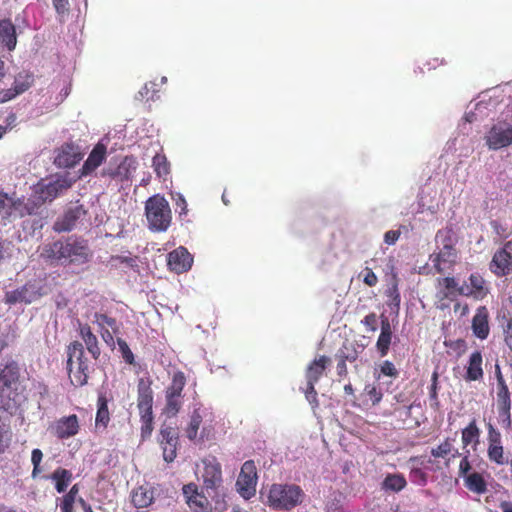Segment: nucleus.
Returning a JSON list of instances; mask_svg holds the SVG:
<instances>
[{
    "mask_svg": "<svg viewBox=\"0 0 512 512\" xmlns=\"http://www.w3.org/2000/svg\"><path fill=\"white\" fill-rule=\"evenodd\" d=\"M380 373L389 376V377H397L398 371L395 365L390 361H384L379 365Z\"/></svg>",
    "mask_w": 512,
    "mask_h": 512,
    "instance_id": "nucleus-57",
    "label": "nucleus"
},
{
    "mask_svg": "<svg viewBox=\"0 0 512 512\" xmlns=\"http://www.w3.org/2000/svg\"><path fill=\"white\" fill-rule=\"evenodd\" d=\"M110 421V413L108 409V401L104 395H100L97 400V413L95 418L96 428L102 427L106 429Z\"/></svg>",
    "mask_w": 512,
    "mask_h": 512,
    "instance_id": "nucleus-39",
    "label": "nucleus"
},
{
    "mask_svg": "<svg viewBox=\"0 0 512 512\" xmlns=\"http://www.w3.org/2000/svg\"><path fill=\"white\" fill-rule=\"evenodd\" d=\"M482 377V354H471L465 379L467 381H477L482 379Z\"/></svg>",
    "mask_w": 512,
    "mask_h": 512,
    "instance_id": "nucleus-37",
    "label": "nucleus"
},
{
    "mask_svg": "<svg viewBox=\"0 0 512 512\" xmlns=\"http://www.w3.org/2000/svg\"><path fill=\"white\" fill-rule=\"evenodd\" d=\"M486 144L491 150H498L512 144V126L507 124L493 125L485 136Z\"/></svg>",
    "mask_w": 512,
    "mask_h": 512,
    "instance_id": "nucleus-17",
    "label": "nucleus"
},
{
    "mask_svg": "<svg viewBox=\"0 0 512 512\" xmlns=\"http://www.w3.org/2000/svg\"><path fill=\"white\" fill-rule=\"evenodd\" d=\"M406 484V479L401 474H389L385 477L383 481V487L385 489L395 492L403 490Z\"/></svg>",
    "mask_w": 512,
    "mask_h": 512,
    "instance_id": "nucleus-44",
    "label": "nucleus"
},
{
    "mask_svg": "<svg viewBox=\"0 0 512 512\" xmlns=\"http://www.w3.org/2000/svg\"><path fill=\"white\" fill-rule=\"evenodd\" d=\"M101 336L104 342L111 350L116 349V345L118 346L119 352H131L128 344L125 340L119 337V334H114L112 330L103 329L101 330Z\"/></svg>",
    "mask_w": 512,
    "mask_h": 512,
    "instance_id": "nucleus-38",
    "label": "nucleus"
},
{
    "mask_svg": "<svg viewBox=\"0 0 512 512\" xmlns=\"http://www.w3.org/2000/svg\"><path fill=\"white\" fill-rule=\"evenodd\" d=\"M337 373L340 376H345L347 374L346 359L342 357L337 363Z\"/></svg>",
    "mask_w": 512,
    "mask_h": 512,
    "instance_id": "nucleus-63",
    "label": "nucleus"
},
{
    "mask_svg": "<svg viewBox=\"0 0 512 512\" xmlns=\"http://www.w3.org/2000/svg\"><path fill=\"white\" fill-rule=\"evenodd\" d=\"M178 432L170 426H163L160 430V446L166 462H172L177 456Z\"/></svg>",
    "mask_w": 512,
    "mask_h": 512,
    "instance_id": "nucleus-20",
    "label": "nucleus"
},
{
    "mask_svg": "<svg viewBox=\"0 0 512 512\" xmlns=\"http://www.w3.org/2000/svg\"><path fill=\"white\" fill-rule=\"evenodd\" d=\"M136 170V161L133 157H125L119 164L114 176H119L122 179H128L130 176V170Z\"/></svg>",
    "mask_w": 512,
    "mask_h": 512,
    "instance_id": "nucleus-48",
    "label": "nucleus"
},
{
    "mask_svg": "<svg viewBox=\"0 0 512 512\" xmlns=\"http://www.w3.org/2000/svg\"><path fill=\"white\" fill-rule=\"evenodd\" d=\"M463 480L464 486L473 494L483 495L488 491V483L482 473L472 472Z\"/></svg>",
    "mask_w": 512,
    "mask_h": 512,
    "instance_id": "nucleus-31",
    "label": "nucleus"
},
{
    "mask_svg": "<svg viewBox=\"0 0 512 512\" xmlns=\"http://www.w3.org/2000/svg\"><path fill=\"white\" fill-rule=\"evenodd\" d=\"M37 203L28 199L10 196L8 193L0 191V217L3 220H13L36 214Z\"/></svg>",
    "mask_w": 512,
    "mask_h": 512,
    "instance_id": "nucleus-6",
    "label": "nucleus"
},
{
    "mask_svg": "<svg viewBox=\"0 0 512 512\" xmlns=\"http://www.w3.org/2000/svg\"><path fill=\"white\" fill-rule=\"evenodd\" d=\"M400 231L399 230H389L384 234V241L388 245H393L396 243V241L400 237Z\"/></svg>",
    "mask_w": 512,
    "mask_h": 512,
    "instance_id": "nucleus-61",
    "label": "nucleus"
},
{
    "mask_svg": "<svg viewBox=\"0 0 512 512\" xmlns=\"http://www.w3.org/2000/svg\"><path fill=\"white\" fill-rule=\"evenodd\" d=\"M499 423L506 430H511V406L497 407Z\"/></svg>",
    "mask_w": 512,
    "mask_h": 512,
    "instance_id": "nucleus-51",
    "label": "nucleus"
},
{
    "mask_svg": "<svg viewBox=\"0 0 512 512\" xmlns=\"http://www.w3.org/2000/svg\"><path fill=\"white\" fill-rule=\"evenodd\" d=\"M152 167L159 178L165 179L170 174V163L165 154L157 153L152 159Z\"/></svg>",
    "mask_w": 512,
    "mask_h": 512,
    "instance_id": "nucleus-42",
    "label": "nucleus"
},
{
    "mask_svg": "<svg viewBox=\"0 0 512 512\" xmlns=\"http://www.w3.org/2000/svg\"><path fill=\"white\" fill-rule=\"evenodd\" d=\"M203 487L209 493V490L216 492L222 485V468L220 462L215 456H208L202 460Z\"/></svg>",
    "mask_w": 512,
    "mask_h": 512,
    "instance_id": "nucleus-12",
    "label": "nucleus"
},
{
    "mask_svg": "<svg viewBox=\"0 0 512 512\" xmlns=\"http://www.w3.org/2000/svg\"><path fill=\"white\" fill-rule=\"evenodd\" d=\"M80 430L79 418L76 414L63 416L49 426L50 433L60 440L69 439Z\"/></svg>",
    "mask_w": 512,
    "mask_h": 512,
    "instance_id": "nucleus-16",
    "label": "nucleus"
},
{
    "mask_svg": "<svg viewBox=\"0 0 512 512\" xmlns=\"http://www.w3.org/2000/svg\"><path fill=\"white\" fill-rule=\"evenodd\" d=\"M145 216L151 231H167L172 222L169 202L160 194L149 197L145 202Z\"/></svg>",
    "mask_w": 512,
    "mask_h": 512,
    "instance_id": "nucleus-3",
    "label": "nucleus"
},
{
    "mask_svg": "<svg viewBox=\"0 0 512 512\" xmlns=\"http://www.w3.org/2000/svg\"><path fill=\"white\" fill-rule=\"evenodd\" d=\"M43 459V452L39 448H35L31 452V463L33 465L31 476L37 478L43 471L41 461Z\"/></svg>",
    "mask_w": 512,
    "mask_h": 512,
    "instance_id": "nucleus-49",
    "label": "nucleus"
},
{
    "mask_svg": "<svg viewBox=\"0 0 512 512\" xmlns=\"http://www.w3.org/2000/svg\"><path fill=\"white\" fill-rule=\"evenodd\" d=\"M392 270V281L388 289L386 290L385 294L388 298L387 305L391 309L399 310L400 302H401V295L398 289V276L397 273L394 271V266L391 265Z\"/></svg>",
    "mask_w": 512,
    "mask_h": 512,
    "instance_id": "nucleus-35",
    "label": "nucleus"
},
{
    "mask_svg": "<svg viewBox=\"0 0 512 512\" xmlns=\"http://www.w3.org/2000/svg\"><path fill=\"white\" fill-rule=\"evenodd\" d=\"M381 319V332L378 337L376 347L379 352H387L389 350L392 340V327L389 319L383 314L380 316Z\"/></svg>",
    "mask_w": 512,
    "mask_h": 512,
    "instance_id": "nucleus-34",
    "label": "nucleus"
},
{
    "mask_svg": "<svg viewBox=\"0 0 512 512\" xmlns=\"http://www.w3.org/2000/svg\"><path fill=\"white\" fill-rule=\"evenodd\" d=\"M186 384V378L183 372H177L173 375L172 382L166 390L165 411L168 414L176 415L182 406V392Z\"/></svg>",
    "mask_w": 512,
    "mask_h": 512,
    "instance_id": "nucleus-11",
    "label": "nucleus"
},
{
    "mask_svg": "<svg viewBox=\"0 0 512 512\" xmlns=\"http://www.w3.org/2000/svg\"><path fill=\"white\" fill-rule=\"evenodd\" d=\"M481 431L477 425L476 419H472L469 424L461 431V441L463 447L472 446L475 450L480 443Z\"/></svg>",
    "mask_w": 512,
    "mask_h": 512,
    "instance_id": "nucleus-32",
    "label": "nucleus"
},
{
    "mask_svg": "<svg viewBox=\"0 0 512 512\" xmlns=\"http://www.w3.org/2000/svg\"><path fill=\"white\" fill-rule=\"evenodd\" d=\"M436 282L437 287L440 288L437 293V297L440 301H454L459 295L458 289L461 288V286L458 285V282L454 277L448 276L437 278Z\"/></svg>",
    "mask_w": 512,
    "mask_h": 512,
    "instance_id": "nucleus-27",
    "label": "nucleus"
},
{
    "mask_svg": "<svg viewBox=\"0 0 512 512\" xmlns=\"http://www.w3.org/2000/svg\"><path fill=\"white\" fill-rule=\"evenodd\" d=\"M436 241L442 244V248L456 249L457 238L452 227L440 229L436 234Z\"/></svg>",
    "mask_w": 512,
    "mask_h": 512,
    "instance_id": "nucleus-43",
    "label": "nucleus"
},
{
    "mask_svg": "<svg viewBox=\"0 0 512 512\" xmlns=\"http://www.w3.org/2000/svg\"><path fill=\"white\" fill-rule=\"evenodd\" d=\"M48 478L55 482L56 491L58 493H63L66 491L69 483L72 481L73 475L71 471L62 467H58Z\"/></svg>",
    "mask_w": 512,
    "mask_h": 512,
    "instance_id": "nucleus-36",
    "label": "nucleus"
},
{
    "mask_svg": "<svg viewBox=\"0 0 512 512\" xmlns=\"http://www.w3.org/2000/svg\"><path fill=\"white\" fill-rule=\"evenodd\" d=\"M131 501L137 509L149 507L154 501V489L144 485L133 489Z\"/></svg>",
    "mask_w": 512,
    "mask_h": 512,
    "instance_id": "nucleus-28",
    "label": "nucleus"
},
{
    "mask_svg": "<svg viewBox=\"0 0 512 512\" xmlns=\"http://www.w3.org/2000/svg\"><path fill=\"white\" fill-rule=\"evenodd\" d=\"M257 469L253 460L244 462L236 481L238 493L244 499H250L256 493Z\"/></svg>",
    "mask_w": 512,
    "mask_h": 512,
    "instance_id": "nucleus-9",
    "label": "nucleus"
},
{
    "mask_svg": "<svg viewBox=\"0 0 512 512\" xmlns=\"http://www.w3.org/2000/svg\"><path fill=\"white\" fill-rule=\"evenodd\" d=\"M53 7L55 11L63 15L69 10V0H52Z\"/></svg>",
    "mask_w": 512,
    "mask_h": 512,
    "instance_id": "nucleus-60",
    "label": "nucleus"
},
{
    "mask_svg": "<svg viewBox=\"0 0 512 512\" xmlns=\"http://www.w3.org/2000/svg\"><path fill=\"white\" fill-rule=\"evenodd\" d=\"M303 495L297 485L273 484L269 490L268 503L275 509L291 510L302 502Z\"/></svg>",
    "mask_w": 512,
    "mask_h": 512,
    "instance_id": "nucleus-5",
    "label": "nucleus"
},
{
    "mask_svg": "<svg viewBox=\"0 0 512 512\" xmlns=\"http://www.w3.org/2000/svg\"><path fill=\"white\" fill-rule=\"evenodd\" d=\"M367 331L376 332L378 329V317L375 313H369L362 320Z\"/></svg>",
    "mask_w": 512,
    "mask_h": 512,
    "instance_id": "nucleus-53",
    "label": "nucleus"
},
{
    "mask_svg": "<svg viewBox=\"0 0 512 512\" xmlns=\"http://www.w3.org/2000/svg\"><path fill=\"white\" fill-rule=\"evenodd\" d=\"M457 249L441 248L439 252L430 256L433 268L439 274L450 273L457 263Z\"/></svg>",
    "mask_w": 512,
    "mask_h": 512,
    "instance_id": "nucleus-18",
    "label": "nucleus"
},
{
    "mask_svg": "<svg viewBox=\"0 0 512 512\" xmlns=\"http://www.w3.org/2000/svg\"><path fill=\"white\" fill-rule=\"evenodd\" d=\"M364 394L369 397L373 406L380 403L383 393L375 384H367L364 388Z\"/></svg>",
    "mask_w": 512,
    "mask_h": 512,
    "instance_id": "nucleus-52",
    "label": "nucleus"
},
{
    "mask_svg": "<svg viewBox=\"0 0 512 512\" xmlns=\"http://www.w3.org/2000/svg\"><path fill=\"white\" fill-rule=\"evenodd\" d=\"M331 363V359L326 355H321L320 357L315 358L307 367L306 379L312 382H318Z\"/></svg>",
    "mask_w": 512,
    "mask_h": 512,
    "instance_id": "nucleus-29",
    "label": "nucleus"
},
{
    "mask_svg": "<svg viewBox=\"0 0 512 512\" xmlns=\"http://www.w3.org/2000/svg\"><path fill=\"white\" fill-rule=\"evenodd\" d=\"M45 294L43 287L38 285L36 281H28L22 287L7 292L5 302L10 305L16 303L30 304Z\"/></svg>",
    "mask_w": 512,
    "mask_h": 512,
    "instance_id": "nucleus-10",
    "label": "nucleus"
},
{
    "mask_svg": "<svg viewBox=\"0 0 512 512\" xmlns=\"http://www.w3.org/2000/svg\"><path fill=\"white\" fill-rule=\"evenodd\" d=\"M490 271L497 277H504L512 273V240L505 242L494 253L490 262Z\"/></svg>",
    "mask_w": 512,
    "mask_h": 512,
    "instance_id": "nucleus-14",
    "label": "nucleus"
},
{
    "mask_svg": "<svg viewBox=\"0 0 512 512\" xmlns=\"http://www.w3.org/2000/svg\"><path fill=\"white\" fill-rule=\"evenodd\" d=\"M201 423H202V416H201L199 410H194L190 417V422L185 429V435L190 441H193L195 443H202L205 438L209 437L210 430L207 429L206 427L202 428V431H201L200 435L198 436V431H199Z\"/></svg>",
    "mask_w": 512,
    "mask_h": 512,
    "instance_id": "nucleus-26",
    "label": "nucleus"
},
{
    "mask_svg": "<svg viewBox=\"0 0 512 512\" xmlns=\"http://www.w3.org/2000/svg\"><path fill=\"white\" fill-rule=\"evenodd\" d=\"M149 378H140L137 385V408L141 421V437L149 438L153 431V391Z\"/></svg>",
    "mask_w": 512,
    "mask_h": 512,
    "instance_id": "nucleus-4",
    "label": "nucleus"
},
{
    "mask_svg": "<svg viewBox=\"0 0 512 512\" xmlns=\"http://www.w3.org/2000/svg\"><path fill=\"white\" fill-rule=\"evenodd\" d=\"M79 332L88 352H95L97 349L98 340L97 337L92 333L90 326L88 324L80 323Z\"/></svg>",
    "mask_w": 512,
    "mask_h": 512,
    "instance_id": "nucleus-45",
    "label": "nucleus"
},
{
    "mask_svg": "<svg viewBox=\"0 0 512 512\" xmlns=\"http://www.w3.org/2000/svg\"><path fill=\"white\" fill-rule=\"evenodd\" d=\"M67 366L73 385L83 386L87 383L89 366L86 354H69Z\"/></svg>",
    "mask_w": 512,
    "mask_h": 512,
    "instance_id": "nucleus-15",
    "label": "nucleus"
},
{
    "mask_svg": "<svg viewBox=\"0 0 512 512\" xmlns=\"http://www.w3.org/2000/svg\"><path fill=\"white\" fill-rule=\"evenodd\" d=\"M469 285H462L458 289V294L461 296L472 297L475 300L484 299L489 293V287L486 280L479 273L470 274Z\"/></svg>",
    "mask_w": 512,
    "mask_h": 512,
    "instance_id": "nucleus-21",
    "label": "nucleus"
},
{
    "mask_svg": "<svg viewBox=\"0 0 512 512\" xmlns=\"http://www.w3.org/2000/svg\"><path fill=\"white\" fill-rule=\"evenodd\" d=\"M167 264L171 271L180 274L187 272L192 264L193 257L185 247H178L167 256Z\"/></svg>",
    "mask_w": 512,
    "mask_h": 512,
    "instance_id": "nucleus-22",
    "label": "nucleus"
},
{
    "mask_svg": "<svg viewBox=\"0 0 512 512\" xmlns=\"http://www.w3.org/2000/svg\"><path fill=\"white\" fill-rule=\"evenodd\" d=\"M487 429V458L491 463L502 466L507 463V457L500 431L491 423L486 424Z\"/></svg>",
    "mask_w": 512,
    "mask_h": 512,
    "instance_id": "nucleus-8",
    "label": "nucleus"
},
{
    "mask_svg": "<svg viewBox=\"0 0 512 512\" xmlns=\"http://www.w3.org/2000/svg\"><path fill=\"white\" fill-rule=\"evenodd\" d=\"M34 75L29 71H21L15 75L12 86L0 89V104L9 102L28 91L34 84Z\"/></svg>",
    "mask_w": 512,
    "mask_h": 512,
    "instance_id": "nucleus-13",
    "label": "nucleus"
},
{
    "mask_svg": "<svg viewBox=\"0 0 512 512\" xmlns=\"http://www.w3.org/2000/svg\"><path fill=\"white\" fill-rule=\"evenodd\" d=\"M471 463H470V460H469V455L466 454L462 457L460 463H459V470H458V474H459V477H462L463 479L469 475L471 472Z\"/></svg>",
    "mask_w": 512,
    "mask_h": 512,
    "instance_id": "nucleus-55",
    "label": "nucleus"
},
{
    "mask_svg": "<svg viewBox=\"0 0 512 512\" xmlns=\"http://www.w3.org/2000/svg\"><path fill=\"white\" fill-rule=\"evenodd\" d=\"M24 386L20 381V368L14 361L0 371V404L5 410L16 409L25 399Z\"/></svg>",
    "mask_w": 512,
    "mask_h": 512,
    "instance_id": "nucleus-2",
    "label": "nucleus"
},
{
    "mask_svg": "<svg viewBox=\"0 0 512 512\" xmlns=\"http://www.w3.org/2000/svg\"><path fill=\"white\" fill-rule=\"evenodd\" d=\"M360 276H363V282L369 287H374L378 283V277L371 268L363 269Z\"/></svg>",
    "mask_w": 512,
    "mask_h": 512,
    "instance_id": "nucleus-54",
    "label": "nucleus"
},
{
    "mask_svg": "<svg viewBox=\"0 0 512 512\" xmlns=\"http://www.w3.org/2000/svg\"><path fill=\"white\" fill-rule=\"evenodd\" d=\"M40 255L51 263L81 265L90 261L92 251L86 239L71 235L45 244Z\"/></svg>",
    "mask_w": 512,
    "mask_h": 512,
    "instance_id": "nucleus-1",
    "label": "nucleus"
},
{
    "mask_svg": "<svg viewBox=\"0 0 512 512\" xmlns=\"http://www.w3.org/2000/svg\"><path fill=\"white\" fill-rule=\"evenodd\" d=\"M82 155L74 144H64L59 150L55 163L59 167L71 168L80 162Z\"/></svg>",
    "mask_w": 512,
    "mask_h": 512,
    "instance_id": "nucleus-25",
    "label": "nucleus"
},
{
    "mask_svg": "<svg viewBox=\"0 0 512 512\" xmlns=\"http://www.w3.org/2000/svg\"><path fill=\"white\" fill-rule=\"evenodd\" d=\"M497 369H499L497 367ZM511 406V394L500 370L497 372V407Z\"/></svg>",
    "mask_w": 512,
    "mask_h": 512,
    "instance_id": "nucleus-40",
    "label": "nucleus"
},
{
    "mask_svg": "<svg viewBox=\"0 0 512 512\" xmlns=\"http://www.w3.org/2000/svg\"><path fill=\"white\" fill-rule=\"evenodd\" d=\"M175 202L176 206L181 209L180 214H185L187 212V203L185 198L181 194H177Z\"/></svg>",
    "mask_w": 512,
    "mask_h": 512,
    "instance_id": "nucleus-62",
    "label": "nucleus"
},
{
    "mask_svg": "<svg viewBox=\"0 0 512 512\" xmlns=\"http://www.w3.org/2000/svg\"><path fill=\"white\" fill-rule=\"evenodd\" d=\"M0 42L4 44L9 51L13 50L16 46L15 26L9 19L0 21Z\"/></svg>",
    "mask_w": 512,
    "mask_h": 512,
    "instance_id": "nucleus-33",
    "label": "nucleus"
},
{
    "mask_svg": "<svg viewBox=\"0 0 512 512\" xmlns=\"http://www.w3.org/2000/svg\"><path fill=\"white\" fill-rule=\"evenodd\" d=\"M87 210L81 204H76L68 208L62 217L58 218L54 225L53 229L58 232H69L71 231L77 224V222L86 216Z\"/></svg>",
    "mask_w": 512,
    "mask_h": 512,
    "instance_id": "nucleus-19",
    "label": "nucleus"
},
{
    "mask_svg": "<svg viewBox=\"0 0 512 512\" xmlns=\"http://www.w3.org/2000/svg\"><path fill=\"white\" fill-rule=\"evenodd\" d=\"M182 493L192 512H223L225 509V504L221 501H216L215 505L212 506L208 498L202 492H199L195 483L184 485Z\"/></svg>",
    "mask_w": 512,
    "mask_h": 512,
    "instance_id": "nucleus-7",
    "label": "nucleus"
},
{
    "mask_svg": "<svg viewBox=\"0 0 512 512\" xmlns=\"http://www.w3.org/2000/svg\"><path fill=\"white\" fill-rule=\"evenodd\" d=\"M68 352H83V344L79 341H73L68 346Z\"/></svg>",
    "mask_w": 512,
    "mask_h": 512,
    "instance_id": "nucleus-64",
    "label": "nucleus"
},
{
    "mask_svg": "<svg viewBox=\"0 0 512 512\" xmlns=\"http://www.w3.org/2000/svg\"><path fill=\"white\" fill-rule=\"evenodd\" d=\"M69 187L70 184L65 179H57L47 184L40 185L36 191L40 200L37 206L39 207L40 204L53 201L60 193L67 190Z\"/></svg>",
    "mask_w": 512,
    "mask_h": 512,
    "instance_id": "nucleus-23",
    "label": "nucleus"
},
{
    "mask_svg": "<svg viewBox=\"0 0 512 512\" xmlns=\"http://www.w3.org/2000/svg\"><path fill=\"white\" fill-rule=\"evenodd\" d=\"M454 438L447 437L441 442L437 447L432 448L431 455L434 458H445L449 454H452V457L459 456L460 453L458 449L454 448L453 445Z\"/></svg>",
    "mask_w": 512,
    "mask_h": 512,
    "instance_id": "nucleus-41",
    "label": "nucleus"
},
{
    "mask_svg": "<svg viewBox=\"0 0 512 512\" xmlns=\"http://www.w3.org/2000/svg\"><path fill=\"white\" fill-rule=\"evenodd\" d=\"M471 328L477 338L484 340L488 337L490 326L489 311L486 306H480L476 309L475 315L472 318Z\"/></svg>",
    "mask_w": 512,
    "mask_h": 512,
    "instance_id": "nucleus-24",
    "label": "nucleus"
},
{
    "mask_svg": "<svg viewBox=\"0 0 512 512\" xmlns=\"http://www.w3.org/2000/svg\"><path fill=\"white\" fill-rule=\"evenodd\" d=\"M316 383L317 382H312V381L307 380V387L304 390V393H305V397L309 401V403L317 405L318 404L317 391L315 389Z\"/></svg>",
    "mask_w": 512,
    "mask_h": 512,
    "instance_id": "nucleus-56",
    "label": "nucleus"
},
{
    "mask_svg": "<svg viewBox=\"0 0 512 512\" xmlns=\"http://www.w3.org/2000/svg\"><path fill=\"white\" fill-rule=\"evenodd\" d=\"M501 326L503 328L504 341L510 351L512 352V318L507 317L505 314L501 316Z\"/></svg>",
    "mask_w": 512,
    "mask_h": 512,
    "instance_id": "nucleus-50",
    "label": "nucleus"
},
{
    "mask_svg": "<svg viewBox=\"0 0 512 512\" xmlns=\"http://www.w3.org/2000/svg\"><path fill=\"white\" fill-rule=\"evenodd\" d=\"M95 322L100 326L101 330L109 329L114 332V334H119V327L115 318H112L106 314L95 313L94 315Z\"/></svg>",
    "mask_w": 512,
    "mask_h": 512,
    "instance_id": "nucleus-47",
    "label": "nucleus"
},
{
    "mask_svg": "<svg viewBox=\"0 0 512 512\" xmlns=\"http://www.w3.org/2000/svg\"><path fill=\"white\" fill-rule=\"evenodd\" d=\"M106 152V146L102 143H97L83 164V173H91L98 168L104 161Z\"/></svg>",
    "mask_w": 512,
    "mask_h": 512,
    "instance_id": "nucleus-30",
    "label": "nucleus"
},
{
    "mask_svg": "<svg viewBox=\"0 0 512 512\" xmlns=\"http://www.w3.org/2000/svg\"><path fill=\"white\" fill-rule=\"evenodd\" d=\"M411 480L419 485L427 483V474L420 468L413 469L410 474Z\"/></svg>",
    "mask_w": 512,
    "mask_h": 512,
    "instance_id": "nucleus-58",
    "label": "nucleus"
},
{
    "mask_svg": "<svg viewBox=\"0 0 512 512\" xmlns=\"http://www.w3.org/2000/svg\"><path fill=\"white\" fill-rule=\"evenodd\" d=\"M158 84L154 81L145 83V85L139 90L137 99L145 101H154L159 98Z\"/></svg>",
    "mask_w": 512,
    "mask_h": 512,
    "instance_id": "nucleus-46",
    "label": "nucleus"
},
{
    "mask_svg": "<svg viewBox=\"0 0 512 512\" xmlns=\"http://www.w3.org/2000/svg\"><path fill=\"white\" fill-rule=\"evenodd\" d=\"M76 502V499L73 497H70L69 495L65 494L62 497L61 503H60V510L61 512H75L74 511V504Z\"/></svg>",
    "mask_w": 512,
    "mask_h": 512,
    "instance_id": "nucleus-59",
    "label": "nucleus"
}]
</instances>
